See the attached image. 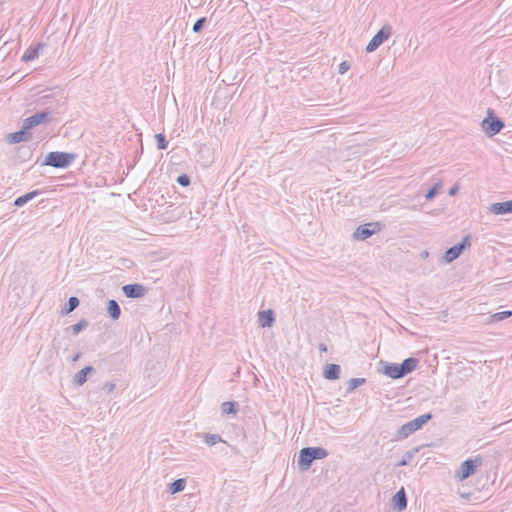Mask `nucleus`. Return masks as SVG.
<instances>
[{"label":"nucleus","mask_w":512,"mask_h":512,"mask_svg":"<svg viewBox=\"0 0 512 512\" xmlns=\"http://www.w3.org/2000/svg\"><path fill=\"white\" fill-rule=\"evenodd\" d=\"M383 364L382 373L391 379H400L413 372L418 364V359L414 357L406 358L402 363L381 362Z\"/></svg>","instance_id":"f257e3e1"},{"label":"nucleus","mask_w":512,"mask_h":512,"mask_svg":"<svg viewBox=\"0 0 512 512\" xmlns=\"http://www.w3.org/2000/svg\"><path fill=\"white\" fill-rule=\"evenodd\" d=\"M328 451L323 447H305L299 451L298 468L307 471L315 460H322L328 456Z\"/></svg>","instance_id":"f03ea898"},{"label":"nucleus","mask_w":512,"mask_h":512,"mask_svg":"<svg viewBox=\"0 0 512 512\" xmlns=\"http://www.w3.org/2000/svg\"><path fill=\"white\" fill-rule=\"evenodd\" d=\"M433 415L431 413L422 414L415 419L402 425L397 432L394 434L393 441H400L408 438L410 435L420 430L425 424H427Z\"/></svg>","instance_id":"7ed1b4c3"},{"label":"nucleus","mask_w":512,"mask_h":512,"mask_svg":"<svg viewBox=\"0 0 512 512\" xmlns=\"http://www.w3.org/2000/svg\"><path fill=\"white\" fill-rule=\"evenodd\" d=\"M76 157L75 153L52 151L45 156L42 165L65 169L72 164Z\"/></svg>","instance_id":"20e7f679"},{"label":"nucleus","mask_w":512,"mask_h":512,"mask_svg":"<svg viewBox=\"0 0 512 512\" xmlns=\"http://www.w3.org/2000/svg\"><path fill=\"white\" fill-rule=\"evenodd\" d=\"M481 127L488 137H493L505 127L504 121L495 115L493 109L487 110L486 117L481 122Z\"/></svg>","instance_id":"39448f33"},{"label":"nucleus","mask_w":512,"mask_h":512,"mask_svg":"<svg viewBox=\"0 0 512 512\" xmlns=\"http://www.w3.org/2000/svg\"><path fill=\"white\" fill-rule=\"evenodd\" d=\"M482 462L483 458L480 455L463 461L460 465V469L456 472V478L460 481L468 479L470 476L475 474L477 468L481 466Z\"/></svg>","instance_id":"423d86ee"},{"label":"nucleus","mask_w":512,"mask_h":512,"mask_svg":"<svg viewBox=\"0 0 512 512\" xmlns=\"http://www.w3.org/2000/svg\"><path fill=\"white\" fill-rule=\"evenodd\" d=\"M471 246V236L469 234L465 235L462 240L453 245L452 247L448 248L444 255L443 260L445 263H451L457 258H459L462 253Z\"/></svg>","instance_id":"0eeeda50"},{"label":"nucleus","mask_w":512,"mask_h":512,"mask_svg":"<svg viewBox=\"0 0 512 512\" xmlns=\"http://www.w3.org/2000/svg\"><path fill=\"white\" fill-rule=\"evenodd\" d=\"M379 222H369L359 225L352 234L353 240L364 241L381 230Z\"/></svg>","instance_id":"6e6552de"},{"label":"nucleus","mask_w":512,"mask_h":512,"mask_svg":"<svg viewBox=\"0 0 512 512\" xmlns=\"http://www.w3.org/2000/svg\"><path fill=\"white\" fill-rule=\"evenodd\" d=\"M391 33L392 27L390 25H383L367 44L365 51L371 53L377 50L391 36Z\"/></svg>","instance_id":"1a4fd4ad"},{"label":"nucleus","mask_w":512,"mask_h":512,"mask_svg":"<svg viewBox=\"0 0 512 512\" xmlns=\"http://www.w3.org/2000/svg\"><path fill=\"white\" fill-rule=\"evenodd\" d=\"M122 292L127 298L138 299L146 294L147 288L142 284L132 283L124 285Z\"/></svg>","instance_id":"9d476101"},{"label":"nucleus","mask_w":512,"mask_h":512,"mask_svg":"<svg viewBox=\"0 0 512 512\" xmlns=\"http://www.w3.org/2000/svg\"><path fill=\"white\" fill-rule=\"evenodd\" d=\"M407 496L404 488L398 490L392 497V506L397 511H403L407 508Z\"/></svg>","instance_id":"9b49d317"},{"label":"nucleus","mask_w":512,"mask_h":512,"mask_svg":"<svg viewBox=\"0 0 512 512\" xmlns=\"http://www.w3.org/2000/svg\"><path fill=\"white\" fill-rule=\"evenodd\" d=\"M258 321L261 327H272L275 322V313L273 310H263L258 312Z\"/></svg>","instance_id":"f8f14e48"},{"label":"nucleus","mask_w":512,"mask_h":512,"mask_svg":"<svg viewBox=\"0 0 512 512\" xmlns=\"http://www.w3.org/2000/svg\"><path fill=\"white\" fill-rule=\"evenodd\" d=\"M45 47L44 43H37L31 45L21 57L22 62H30L35 60L39 56V52Z\"/></svg>","instance_id":"ddd939ff"},{"label":"nucleus","mask_w":512,"mask_h":512,"mask_svg":"<svg viewBox=\"0 0 512 512\" xmlns=\"http://www.w3.org/2000/svg\"><path fill=\"white\" fill-rule=\"evenodd\" d=\"M490 211L495 215L512 213V199L504 202H497L491 205Z\"/></svg>","instance_id":"4468645a"},{"label":"nucleus","mask_w":512,"mask_h":512,"mask_svg":"<svg viewBox=\"0 0 512 512\" xmlns=\"http://www.w3.org/2000/svg\"><path fill=\"white\" fill-rule=\"evenodd\" d=\"M31 138V133L26 132L22 128L16 132L10 133L7 135V142L9 144H18L21 142H26Z\"/></svg>","instance_id":"2eb2a0df"},{"label":"nucleus","mask_w":512,"mask_h":512,"mask_svg":"<svg viewBox=\"0 0 512 512\" xmlns=\"http://www.w3.org/2000/svg\"><path fill=\"white\" fill-rule=\"evenodd\" d=\"M341 367L338 364H327L323 370V376L327 380H337L340 378Z\"/></svg>","instance_id":"dca6fc26"},{"label":"nucleus","mask_w":512,"mask_h":512,"mask_svg":"<svg viewBox=\"0 0 512 512\" xmlns=\"http://www.w3.org/2000/svg\"><path fill=\"white\" fill-rule=\"evenodd\" d=\"M94 371L92 366H85L83 369L78 371L73 377V383L76 386H82L86 383L88 375Z\"/></svg>","instance_id":"f3484780"},{"label":"nucleus","mask_w":512,"mask_h":512,"mask_svg":"<svg viewBox=\"0 0 512 512\" xmlns=\"http://www.w3.org/2000/svg\"><path fill=\"white\" fill-rule=\"evenodd\" d=\"M107 313L113 320H118L121 316V308L116 300L110 299L107 302Z\"/></svg>","instance_id":"a211bd4d"},{"label":"nucleus","mask_w":512,"mask_h":512,"mask_svg":"<svg viewBox=\"0 0 512 512\" xmlns=\"http://www.w3.org/2000/svg\"><path fill=\"white\" fill-rule=\"evenodd\" d=\"M421 447H414L408 451H406L401 460L396 464V466L398 467H401V466H407L410 464V462L412 461V459L415 457V455L420 451Z\"/></svg>","instance_id":"6ab92c4d"},{"label":"nucleus","mask_w":512,"mask_h":512,"mask_svg":"<svg viewBox=\"0 0 512 512\" xmlns=\"http://www.w3.org/2000/svg\"><path fill=\"white\" fill-rule=\"evenodd\" d=\"M80 304V301L78 297L71 296L68 301L64 304V306L61 309L62 315H68L71 312H73Z\"/></svg>","instance_id":"aec40b11"},{"label":"nucleus","mask_w":512,"mask_h":512,"mask_svg":"<svg viewBox=\"0 0 512 512\" xmlns=\"http://www.w3.org/2000/svg\"><path fill=\"white\" fill-rule=\"evenodd\" d=\"M40 192L38 190L30 191L24 195L17 197L14 201L16 207H22L32 199H34Z\"/></svg>","instance_id":"412c9836"},{"label":"nucleus","mask_w":512,"mask_h":512,"mask_svg":"<svg viewBox=\"0 0 512 512\" xmlns=\"http://www.w3.org/2000/svg\"><path fill=\"white\" fill-rule=\"evenodd\" d=\"M186 486V479L185 478H179L174 480L172 483L168 486V492L170 494H177L179 492H182L185 489Z\"/></svg>","instance_id":"4be33fe9"},{"label":"nucleus","mask_w":512,"mask_h":512,"mask_svg":"<svg viewBox=\"0 0 512 512\" xmlns=\"http://www.w3.org/2000/svg\"><path fill=\"white\" fill-rule=\"evenodd\" d=\"M239 410V404L236 401H226L221 404L223 414H236Z\"/></svg>","instance_id":"5701e85b"},{"label":"nucleus","mask_w":512,"mask_h":512,"mask_svg":"<svg viewBox=\"0 0 512 512\" xmlns=\"http://www.w3.org/2000/svg\"><path fill=\"white\" fill-rule=\"evenodd\" d=\"M50 112L47 110L37 112L31 115L32 119L35 121L36 126L44 123H48L50 121Z\"/></svg>","instance_id":"b1692460"},{"label":"nucleus","mask_w":512,"mask_h":512,"mask_svg":"<svg viewBox=\"0 0 512 512\" xmlns=\"http://www.w3.org/2000/svg\"><path fill=\"white\" fill-rule=\"evenodd\" d=\"M366 383V379L365 378H351L348 382H347V393H351L353 392L356 388H358L359 386L363 385Z\"/></svg>","instance_id":"393cba45"},{"label":"nucleus","mask_w":512,"mask_h":512,"mask_svg":"<svg viewBox=\"0 0 512 512\" xmlns=\"http://www.w3.org/2000/svg\"><path fill=\"white\" fill-rule=\"evenodd\" d=\"M89 325V322L86 319L79 320L76 324H73L69 327L74 336L78 335L82 330L86 329Z\"/></svg>","instance_id":"a878e982"},{"label":"nucleus","mask_w":512,"mask_h":512,"mask_svg":"<svg viewBox=\"0 0 512 512\" xmlns=\"http://www.w3.org/2000/svg\"><path fill=\"white\" fill-rule=\"evenodd\" d=\"M442 188V184L440 182L434 184L425 194V199L427 201L433 200L439 193L440 189Z\"/></svg>","instance_id":"bb28decb"},{"label":"nucleus","mask_w":512,"mask_h":512,"mask_svg":"<svg viewBox=\"0 0 512 512\" xmlns=\"http://www.w3.org/2000/svg\"><path fill=\"white\" fill-rule=\"evenodd\" d=\"M222 438L219 434H211V433H206L204 434V442L208 445V446H213L219 442H222Z\"/></svg>","instance_id":"cd10ccee"},{"label":"nucleus","mask_w":512,"mask_h":512,"mask_svg":"<svg viewBox=\"0 0 512 512\" xmlns=\"http://www.w3.org/2000/svg\"><path fill=\"white\" fill-rule=\"evenodd\" d=\"M155 139H156V144H157V148L159 150H165L167 149L168 147V142L164 136V134L162 133H158L155 135Z\"/></svg>","instance_id":"c85d7f7f"},{"label":"nucleus","mask_w":512,"mask_h":512,"mask_svg":"<svg viewBox=\"0 0 512 512\" xmlns=\"http://www.w3.org/2000/svg\"><path fill=\"white\" fill-rule=\"evenodd\" d=\"M510 316H512V311L505 310V311H501V312H497V313L493 314L491 316V320L492 321H502L504 319L509 318Z\"/></svg>","instance_id":"c756f323"},{"label":"nucleus","mask_w":512,"mask_h":512,"mask_svg":"<svg viewBox=\"0 0 512 512\" xmlns=\"http://www.w3.org/2000/svg\"><path fill=\"white\" fill-rule=\"evenodd\" d=\"M206 23H207L206 17H201V18L197 19L196 22L193 24L192 31L194 33H200Z\"/></svg>","instance_id":"7c9ffc66"},{"label":"nucleus","mask_w":512,"mask_h":512,"mask_svg":"<svg viewBox=\"0 0 512 512\" xmlns=\"http://www.w3.org/2000/svg\"><path fill=\"white\" fill-rule=\"evenodd\" d=\"M176 182L182 187H187L190 185L191 179L189 175L183 173L177 177Z\"/></svg>","instance_id":"2f4dec72"},{"label":"nucleus","mask_w":512,"mask_h":512,"mask_svg":"<svg viewBox=\"0 0 512 512\" xmlns=\"http://www.w3.org/2000/svg\"><path fill=\"white\" fill-rule=\"evenodd\" d=\"M35 127H36L35 121L32 119L31 116L24 119L23 124H22L23 130H25L26 132H30Z\"/></svg>","instance_id":"473e14b6"},{"label":"nucleus","mask_w":512,"mask_h":512,"mask_svg":"<svg viewBox=\"0 0 512 512\" xmlns=\"http://www.w3.org/2000/svg\"><path fill=\"white\" fill-rule=\"evenodd\" d=\"M35 127H36L35 121L32 119L31 116L24 119L23 124H22L23 130H25L26 132H30Z\"/></svg>","instance_id":"72a5a7b5"},{"label":"nucleus","mask_w":512,"mask_h":512,"mask_svg":"<svg viewBox=\"0 0 512 512\" xmlns=\"http://www.w3.org/2000/svg\"><path fill=\"white\" fill-rule=\"evenodd\" d=\"M350 69V63L347 61H343L338 66V73L345 74Z\"/></svg>","instance_id":"f704fd0d"},{"label":"nucleus","mask_w":512,"mask_h":512,"mask_svg":"<svg viewBox=\"0 0 512 512\" xmlns=\"http://www.w3.org/2000/svg\"><path fill=\"white\" fill-rule=\"evenodd\" d=\"M106 393H111L114 391L115 389V384L113 382H106L104 383L103 385V388H102Z\"/></svg>","instance_id":"c9c22d12"},{"label":"nucleus","mask_w":512,"mask_h":512,"mask_svg":"<svg viewBox=\"0 0 512 512\" xmlns=\"http://www.w3.org/2000/svg\"><path fill=\"white\" fill-rule=\"evenodd\" d=\"M458 192V187L455 185L449 189V195L453 196Z\"/></svg>","instance_id":"e433bc0d"},{"label":"nucleus","mask_w":512,"mask_h":512,"mask_svg":"<svg viewBox=\"0 0 512 512\" xmlns=\"http://www.w3.org/2000/svg\"><path fill=\"white\" fill-rule=\"evenodd\" d=\"M318 349L321 352H327V345L325 343H320L319 346H318Z\"/></svg>","instance_id":"4c0bfd02"},{"label":"nucleus","mask_w":512,"mask_h":512,"mask_svg":"<svg viewBox=\"0 0 512 512\" xmlns=\"http://www.w3.org/2000/svg\"><path fill=\"white\" fill-rule=\"evenodd\" d=\"M81 357V352H77L73 357H72V362H76L80 359Z\"/></svg>","instance_id":"58836bf2"}]
</instances>
